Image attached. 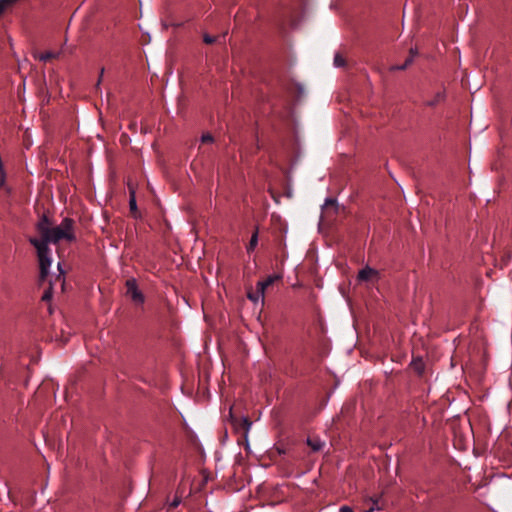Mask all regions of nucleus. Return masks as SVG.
Segmentation results:
<instances>
[{
	"mask_svg": "<svg viewBox=\"0 0 512 512\" xmlns=\"http://www.w3.org/2000/svg\"><path fill=\"white\" fill-rule=\"evenodd\" d=\"M37 229L42 238H30L29 241L37 250L41 275L45 278L48 276V269L52 266L48 244L58 243L61 240L73 241L75 239L73 221L65 218L58 226L51 228L48 218L43 216L37 224Z\"/></svg>",
	"mask_w": 512,
	"mask_h": 512,
	"instance_id": "1",
	"label": "nucleus"
},
{
	"mask_svg": "<svg viewBox=\"0 0 512 512\" xmlns=\"http://www.w3.org/2000/svg\"><path fill=\"white\" fill-rule=\"evenodd\" d=\"M40 278L42 281L48 283L49 287L44 292L42 299L48 301L52 298L53 293L59 289L61 292L64 291L65 286V270L62 268L60 262L57 263V273H50V269H48V276L43 278L40 274Z\"/></svg>",
	"mask_w": 512,
	"mask_h": 512,
	"instance_id": "2",
	"label": "nucleus"
},
{
	"mask_svg": "<svg viewBox=\"0 0 512 512\" xmlns=\"http://www.w3.org/2000/svg\"><path fill=\"white\" fill-rule=\"evenodd\" d=\"M126 288L127 295L135 304L141 305L144 303V295L138 289L137 282L134 278H130L126 281Z\"/></svg>",
	"mask_w": 512,
	"mask_h": 512,
	"instance_id": "3",
	"label": "nucleus"
},
{
	"mask_svg": "<svg viewBox=\"0 0 512 512\" xmlns=\"http://www.w3.org/2000/svg\"><path fill=\"white\" fill-rule=\"evenodd\" d=\"M357 278L360 282L377 281L379 278V272L374 268L366 266L359 271Z\"/></svg>",
	"mask_w": 512,
	"mask_h": 512,
	"instance_id": "4",
	"label": "nucleus"
},
{
	"mask_svg": "<svg viewBox=\"0 0 512 512\" xmlns=\"http://www.w3.org/2000/svg\"><path fill=\"white\" fill-rule=\"evenodd\" d=\"M247 298L253 302L255 305L257 304H260L261 306L264 305V301H265V292L263 290H258L257 289V292H251L249 291L247 293Z\"/></svg>",
	"mask_w": 512,
	"mask_h": 512,
	"instance_id": "5",
	"label": "nucleus"
},
{
	"mask_svg": "<svg viewBox=\"0 0 512 512\" xmlns=\"http://www.w3.org/2000/svg\"><path fill=\"white\" fill-rule=\"evenodd\" d=\"M281 279V275L279 274H272V275H269L265 280L263 281H259L257 283V289L258 290H263L265 292L266 288L269 287L270 285H272L274 282L278 281Z\"/></svg>",
	"mask_w": 512,
	"mask_h": 512,
	"instance_id": "6",
	"label": "nucleus"
},
{
	"mask_svg": "<svg viewBox=\"0 0 512 512\" xmlns=\"http://www.w3.org/2000/svg\"><path fill=\"white\" fill-rule=\"evenodd\" d=\"M307 444L314 452L321 451L325 446V442L318 437L308 438Z\"/></svg>",
	"mask_w": 512,
	"mask_h": 512,
	"instance_id": "7",
	"label": "nucleus"
},
{
	"mask_svg": "<svg viewBox=\"0 0 512 512\" xmlns=\"http://www.w3.org/2000/svg\"><path fill=\"white\" fill-rule=\"evenodd\" d=\"M322 209L327 212L331 209L333 213H337L339 210V204L335 199L327 198L322 206Z\"/></svg>",
	"mask_w": 512,
	"mask_h": 512,
	"instance_id": "8",
	"label": "nucleus"
},
{
	"mask_svg": "<svg viewBox=\"0 0 512 512\" xmlns=\"http://www.w3.org/2000/svg\"><path fill=\"white\" fill-rule=\"evenodd\" d=\"M444 97H445V94L444 92L442 91H438L432 99L430 100H426L425 101V105L426 106H430V107H433V106H436L437 104H439L441 101L444 100Z\"/></svg>",
	"mask_w": 512,
	"mask_h": 512,
	"instance_id": "9",
	"label": "nucleus"
},
{
	"mask_svg": "<svg viewBox=\"0 0 512 512\" xmlns=\"http://www.w3.org/2000/svg\"><path fill=\"white\" fill-rule=\"evenodd\" d=\"M129 190H130L129 207L132 212H135L137 210L136 195H135L136 192L132 186H129Z\"/></svg>",
	"mask_w": 512,
	"mask_h": 512,
	"instance_id": "10",
	"label": "nucleus"
},
{
	"mask_svg": "<svg viewBox=\"0 0 512 512\" xmlns=\"http://www.w3.org/2000/svg\"><path fill=\"white\" fill-rule=\"evenodd\" d=\"M411 367L419 374L424 371V362L422 359L417 358L411 361Z\"/></svg>",
	"mask_w": 512,
	"mask_h": 512,
	"instance_id": "11",
	"label": "nucleus"
},
{
	"mask_svg": "<svg viewBox=\"0 0 512 512\" xmlns=\"http://www.w3.org/2000/svg\"><path fill=\"white\" fill-rule=\"evenodd\" d=\"M333 62L334 66L337 68L345 66V59L342 57L340 53H335Z\"/></svg>",
	"mask_w": 512,
	"mask_h": 512,
	"instance_id": "12",
	"label": "nucleus"
},
{
	"mask_svg": "<svg viewBox=\"0 0 512 512\" xmlns=\"http://www.w3.org/2000/svg\"><path fill=\"white\" fill-rule=\"evenodd\" d=\"M57 56H58V54H57V53L46 52V53H42V54H40V55L38 56V59H39L40 61H44V62H45V61H47V60H49V59H51V58H55V57H57Z\"/></svg>",
	"mask_w": 512,
	"mask_h": 512,
	"instance_id": "13",
	"label": "nucleus"
},
{
	"mask_svg": "<svg viewBox=\"0 0 512 512\" xmlns=\"http://www.w3.org/2000/svg\"><path fill=\"white\" fill-rule=\"evenodd\" d=\"M257 244H258V234L254 233L251 236V239L249 241L248 251H252L257 246Z\"/></svg>",
	"mask_w": 512,
	"mask_h": 512,
	"instance_id": "14",
	"label": "nucleus"
},
{
	"mask_svg": "<svg viewBox=\"0 0 512 512\" xmlns=\"http://www.w3.org/2000/svg\"><path fill=\"white\" fill-rule=\"evenodd\" d=\"M104 71H105V70H104V68H101V70H100V72H99V77H98V80H97V82H96V84H95V89H96L97 91H100V90H101V89H100V86H101V83H102V80H103Z\"/></svg>",
	"mask_w": 512,
	"mask_h": 512,
	"instance_id": "15",
	"label": "nucleus"
},
{
	"mask_svg": "<svg viewBox=\"0 0 512 512\" xmlns=\"http://www.w3.org/2000/svg\"><path fill=\"white\" fill-rule=\"evenodd\" d=\"M413 62V56H410L404 64L401 66L396 67L395 69L404 70L406 67H408Z\"/></svg>",
	"mask_w": 512,
	"mask_h": 512,
	"instance_id": "16",
	"label": "nucleus"
},
{
	"mask_svg": "<svg viewBox=\"0 0 512 512\" xmlns=\"http://www.w3.org/2000/svg\"><path fill=\"white\" fill-rule=\"evenodd\" d=\"M413 62V56H410L404 64L401 66L396 67L395 69L404 70L406 67H408Z\"/></svg>",
	"mask_w": 512,
	"mask_h": 512,
	"instance_id": "17",
	"label": "nucleus"
},
{
	"mask_svg": "<svg viewBox=\"0 0 512 512\" xmlns=\"http://www.w3.org/2000/svg\"><path fill=\"white\" fill-rule=\"evenodd\" d=\"M413 62V56H410L404 64L401 66L396 67L395 69L404 70L406 67H408Z\"/></svg>",
	"mask_w": 512,
	"mask_h": 512,
	"instance_id": "18",
	"label": "nucleus"
},
{
	"mask_svg": "<svg viewBox=\"0 0 512 512\" xmlns=\"http://www.w3.org/2000/svg\"><path fill=\"white\" fill-rule=\"evenodd\" d=\"M201 142L202 143H211V142H213L212 135L211 134H204V135H202Z\"/></svg>",
	"mask_w": 512,
	"mask_h": 512,
	"instance_id": "19",
	"label": "nucleus"
},
{
	"mask_svg": "<svg viewBox=\"0 0 512 512\" xmlns=\"http://www.w3.org/2000/svg\"><path fill=\"white\" fill-rule=\"evenodd\" d=\"M203 41L206 43V44H212L215 42V37L213 36H210L208 34H205L204 37H203Z\"/></svg>",
	"mask_w": 512,
	"mask_h": 512,
	"instance_id": "20",
	"label": "nucleus"
},
{
	"mask_svg": "<svg viewBox=\"0 0 512 512\" xmlns=\"http://www.w3.org/2000/svg\"><path fill=\"white\" fill-rule=\"evenodd\" d=\"M243 423L246 427V432H248L251 428L252 423L245 417L243 418Z\"/></svg>",
	"mask_w": 512,
	"mask_h": 512,
	"instance_id": "21",
	"label": "nucleus"
},
{
	"mask_svg": "<svg viewBox=\"0 0 512 512\" xmlns=\"http://www.w3.org/2000/svg\"><path fill=\"white\" fill-rule=\"evenodd\" d=\"M180 502H181L180 498L176 497V498H174V499H173V501L170 503V506L175 508V507H177V506L180 504Z\"/></svg>",
	"mask_w": 512,
	"mask_h": 512,
	"instance_id": "22",
	"label": "nucleus"
},
{
	"mask_svg": "<svg viewBox=\"0 0 512 512\" xmlns=\"http://www.w3.org/2000/svg\"><path fill=\"white\" fill-rule=\"evenodd\" d=\"M339 512H354L349 506H342Z\"/></svg>",
	"mask_w": 512,
	"mask_h": 512,
	"instance_id": "23",
	"label": "nucleus"
},
{
	"mask_svg": "<svg viewBox=\"0 0 512 512\" xmlns=\"http://www.w3.org/2000/svg\"><path fill=\"white\" fill-rule=\"evenodd\" d=\"M382 506H372L367 512H374L375 510H381Z\"/></svg>",
	"mask_w": 512,
	"mask_h": 512,
	"instance_id": "24",
	"label": "nucleus"
},
{
	"mask_svg": "<svg viewBox=\"0 0 512 512\" xmlns=\"http://www.w3.org/2000/svg\"><path fill=\"white\" fill-rule=\"evenodd\" d=\"M373 506H381L379 499H371Z\"/></svg>",
	"mask_w": 512,
	"mask_h": 512,
	"instance_id": "25",
	"label": "nucleus"
},
{
	"mask_svg": "<svg viewBox=\"0 0 512 512\" xmlns=\"http://www.w3.org/2000/svg\"><path fill=\"white\" fill-rule=\"evenodd\" d=\"M417 53H418V52H417V50H416V49H413V48H412V49H410V54H411V56H413V58L417 55Z\"/></svg>",
	"mask_w": 512,
	"mask_h": 512,
	"instance_id": "26",
	"label": "nucleus"
}]
</instances>
